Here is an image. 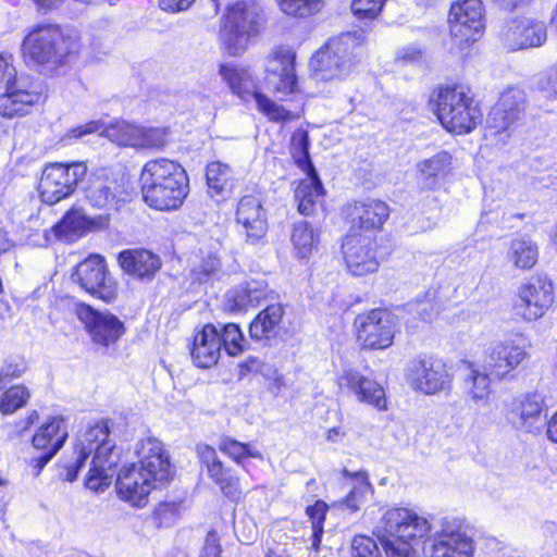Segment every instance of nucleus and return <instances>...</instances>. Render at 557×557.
<instances>
[{
    "label": "nucleus",
    "mask_w": 557,
    "mask_h": 557,
    "mask_svg": "<svg viewBox=\"0 0 557 557\" xmlns=\"http://www.w3.org/2000/svg\"><path fill=\"white\" fill-rule=\"evenodd\" d=\"M137 463L124 467L116 479V492L121 499L143 507L152 488L163 486L171 476V462L160 441L153 437L137 444Z\"/></svg>",
    "instance_id": "obj_1"
},
{
    "label": "nucleus",
    "mask_w": 557,
    "mask_h": 557,
    "mask_svg": "<svg viewBox=\"0 0 557 557\" xmlns=\"http://www.w3.org/2000/svg\"><path fill=\"white\" fill-rule=\"evenodd\" d=\"M77 459L65 467V480L73 482L85 465L88 457L94 454L91 467L86 478V486L92 491H103L114 476V468L120 461V451L113 440L110 438L109 420H101L89 425L77 438Z\"/></svg>",
    "instance_id": "obj_2"
},
{
    "label": "nucleus",
    "mask_w": 557,
    "mask_h": 557,
    "mask_svg": "<svg viewBox=\"0 0 557 557\" xmlns=\"http://www.w3.org/2000/svg\"><path fill=\"white\" fill-rule=\"evenodd\" d=\"M82 44L78 35L58 24L40 23L34 26L22 41L26 63L52 73L75 59Z\"/></svg>",
    "instance_id": "obj_3"
},
{
    "label": "nucleus",
    "mask_w": 557,
    "mask_h": 557,
    "mask_svg": "<svg viewBox=\"0 0 557 557\" xmlns=\"http://www.w3.org/2000/svg\"><path fill=\"white\" fill-rule=\"evenodd\" d=\"M140 183L145 202L161 211L180 208L188 194V177L184 168L165 158L146 162Z\"/></svg>",
    "instance_id": "obj_4"
},
{
    "label": "nucleus",
    "mask_w": 557,
    "mask_h": 557,
    "mask_svg": "<svg viewBox=\"0 0 557 557\" xmlns=\"http://www.w3.org/2000/svg\"><path fill=\"white\" fill-rule=\"evenodd\" d=\"M381 529L386 557H416L414 545L429 534L431 525L411 509L392 508L383 515Z\"/></svg>",
    "instance_id": "obj_5"
},
{
    "label": "nucleus",
    "mask_w": 557,
    "mask_h": 557,
    "mask_svg": "<svg viewBox=\"0 0 557 557\" xmlns=\"http://www.w3.org/2000/svg\"><path fill=\"white\" fill-rule=\"evenodd\" d=\"M218 11L220 3L226 4V15L221 30L225 50L231 55L244 53L251 39L259 35L264 22V13L256 0H212Z\"/></svg>",
    "instance_id": "obj_6"
},
{
    "label": "nucleus",
    "mask_w": 557,
    "mask_h": 557,
    "mask_svg": "<svg viewBox=\"0 0 557 557\" xmlns=\"http://www.w3.org/2000/svg\"><path fill=\"white\" fill-rule=\"evenodd\" d=\"M366 33L363 29L347 32L329 40L312 60L322 78H339L349 74L363 54Z\"/></svg>",
    "instance_id": "obj_7"
},
{
    "label": "nucleus",
    "mask_w": 557,
    "mask_h": 557,
    "mask_svg": "<svg viewBox=\"0 0 557 557\" xmlns=\"http://www.w3.org/2000/svg\"><path fill=\"white\" fill-rule=\"evenodd\" d=\"M435 113L441 124L456 134L471 132L482 117L479 106L463 86L440 88L435 98Z\"/></svg>",
    "instance_id": "obj_8"
},
{
    "label": "nucleus",
    "mask_w": 557,
    "mask_h": 557,
    "mask_svg": "<svg viewBox=\"0 0 557 557\" xmlns=\"http://www.w3.org/2000/svg\"><path fill=\"white\" fill-rule=\"evenodd\" d=\"M407 379L414 391L424 395H436L451 389L454 376L442 358L419 355L410 361Z\"/></svg>",
    "instance_id": "obj_9"
},
{
    "label": "nucleus",
    "mask_w": 557,
    "mask_h": 557,
    "mask_svg": "<svg viewBox=\"0 0 557 557\" xmlns=\"http://www.w3.org/2000/svg\"><path fill=\"white\" fill-rule=\"evenodd\" d=\"M87 168L82 162L55 163L47 166L39 183L40 197L45 203L54 205L69 197L85 177Z\"/></svg>",
    "instance_id": "obj_10"
},
{
    "label": "nucleus",
    "mask_w": 557,
    "mask_h": 557,
    "mask_svg": "<svg viewBox=\"0 0 557 557\" xmlns=\"http://www.w3.org/2000/svg\"><path fill=\"white\" fill-rule=\"evenodd\" d=\"M554 286L546 276L535 275L518 287L515 310L524 321L541 319L553 306Z\"/></svg>",
    "instance_id": "obj_11"
},
{
    "label": "nucleus",
    "mask_w": 557,
    "mask_h": 557,
    "mask_svg": "<svg viewBox=\"0 0 557 557\" xmlns=\"http://www.w3.org/2000/svg\"><path fill=\"white\" fill-rule=\"evenodd\" d=\"M545 22L530 16H519L507 21L498 33V39L507 51L540 48L547 41Z\"/></svg>",
    "instance_id": "obj_12"
},
{
    "label": "nucleus",
    "mask_w": 557,
    "mask_h": 557,
    "mask_svg": "<svg viewBox=\"0 0 557 557\" xmlns=\"http://www.w3.org/2000/svg\"><path fill=\"white\" fill-rule=\"evenodd\" d=\"M448 22L450 35L460 49L463 45L476 41L485 27L482 1L463 0L453 4Z\"/></svg>",
    "instance_id": "obj_13"
},
{
    "label": "nucleus",
    "mask_w": 557,
    "mask_h": 557,
    "mask_svg": "<svg viewBox=\"0 0 557 557\" xmlns=\"http://www.w3.org/2000/svg\"><path fill=\"white\" fill-rule=\"evenodd\" d=\"M73 277L89 294L106 302L113 301L117 296V285L108 273L104 259L99 255L90 256L81 262Z\"/></svg>",
    "instance_id": "obj_14"
},
{
    "label": "nucleus",
    "mask_w": 557,
    "mask_h": 557,
    "mask_svg": "<svg viewBox=\"0 0 557 557\" xmlns=\"http://www.w3.org/2000/svg\"><path fill=\"white\" fill-rule=\"evenodd\" d=\"M358 341L364 348L384 349L392 345L394 322L392 314L382 309H374L359 314L355 320Z\"/></svg>",
    "instance_id": "obj_15"
},
{
    "label": "nucleus",
    "mask_w": 557,
    "mask_h": 557,
    "mask_svg": "<svg viewBox=\"0 0 557 557\" xmlns=\"http://www.w3.org/2000/svg\"><path fill=\"white\" fill-rule=\"evenodd\" d=\"M349 272L362 276L375 272L379 261L374 252V240L369 234L348 233L342 244Z\"/></svg>",
    "instance_id": "obj_16"
},
{
    "label": "nucleus",
    "mask_w": 557,
    "mask_h": 557,
    "mask_svg": "<svg viewBox=\"0 0 557 557\" xmlns=\"http://www.w3.org/2000/svg\"><path fill=\"white\" fill-rule=\"evenodd\" d=\"M345 213L350 225L348 233L371 235L383 227L391 210L387 203L380 199H367L348 203Z\"/></svg>",
    "instance_id": "obj_17"
},
{
    "label": "nucleus",
    "mask_w": 557,
    "mask_h": 557,
    "mask_svg": "<svg viewBox=\"0 0 557 557\" xmlns=\"http://www.w3.org/2000/svg\"><path fill=\"white\" fill-rule=\"evenodd\" d=\"M76 313L96 344L109 346L124 334L123 322L110 312L95 310L88 305H79Z\"/></svg>",
    "instance_id": "obj_18"
},
{
    "label": "nucleus",
    "mask_w": 557,
    "mask_h": 557,
    "mask_svg": "<svg viewBox=\"0 0 557 557\" xmlns=\"http://www.w3.org/2000/svg\"><path fill=\"white\" fill-rule=\"evenodd\" d=\"M337 385L343 393L352 394L360 403L373 406L379 410L387 409L383 386L356 369L343 370L337 376Z\"/></svg>",
    "instance_id": "obj_19"
},
{
    "label": "nucleus",
    "mask_w": 557,
    "mask_h": 557,
    "mask_svg": "<svg viewBox=\"0 0 557 557\" xmlns=\"http://www.w3.org/2000/svg\"><path fill=\"white\" fill-rule=\"evenodd\" d=\"M67 438L66 426L61 417L51 418L33 436V448L38 453L30 460L39 474L44 467L63 447Z\"/></svg>",
    "instance_id": "obj_20"
},
{
    "label": "nucleus",
    "mask_w": 557,
    "mask_h": 557,
    "mask_svg": "<svg viewBox=\"0 0 557 557\" xmlns=\"http://www.w3.org/2000/svg\"><path fill=\"white\" fill-rule=\"evenodd\" d=\"M527 108V95L517 87L506 89L497 104L490 112L487 124L488 129L494 134L506 132L510 125L519 121Z\"/></svg>",
    "instance_id": "obj_21"
},
{
    "label": "nucleus",
    "mask_w": 557,
    "mask_h": 557,
    "mask_svg": "<svg viewBox=\"0 0 557 557\" xmlns=\"http://www.w3.org/2000/svg\"><path fill=\"white\" fill-rule=\"evenodd\" d=\"M473 542L456 520H443L436 534L430 557H472Z\"/></svg>",
    "instance_id": "obj_22"
},
{
    "label": "nucleus",
    "mask_w": 557,
    "mask_h": 557,
    "mask_svg": "<svg viewBox=\"0 0 557 557\" xmlns=\"http://www.w3.org/2000/svg\"><path fill=\"white\" fill-rule=\"evenodd\" d=\"M528 352L524 346L516 339H505L494 344L484 359V370L498 380L506 377L525 358Z\"/></svg>",
    "instance_id": "obj_23"
},
{
    "label": "nucleus",
    "mask_w": 557,
    "mask_h": 557,
    "mask_svg": "<svg viewBox=\"0 0 557 557\" xmlns=\"http://www.w3.org/2000/svg\"><path fill=\"white\" fill-rule=\"evenodd\" d=\"M236 222L242 226L247 244L262 243L268 231V220L259 198L248 195L239 200Z\"/></svg>",
    "instance_id": "obj_24"
},
{
    "label": "nucleus",
    "mask_w": 557,
    "mask_h": 557,
    "mask_svg": "<svg viewBox=\"0 0 557 557\" xmlns=\"http://www.w3.org/2000/svg\"><path fill=\"white\" fill-rule=\"evenodd\" d=\"M295 55L290 51H277L269 58L267 64V83L282 94H290L296 88L294 70Z\"/></svg>",
    "instance_id": "obj_25"
},
{
    "label": "nucleus",
    "mask_w": 557,
    "mask_h": 557,
    "mask_svg": "<svg viewBox=\"0 0 557 557\" xmlns=\"http://www.w3.org/2000/svg\"><path fill=\"white\" fill-rule=\"evenodd\" d=\"M85 194L92 207L107 210H117L127 196L116 180L100 176L90 181Z\"/></svg>",
    "instance_id": "obj_26"
},
{
    "label": "nucleus",
    "mask_w": 557,
    "mask_h": 557,
    "mask_svg": "<svg viewBox=\"0 0 557 557\" xmlns=\"http://www.w3.org/2000/svg\"><path fill=\"white\" fill-rule=\"evenodd\" d=\"M191 357L199 368H210L215 364L221 354V343L218 327L207 324L194 336Z\"/></svg>",
    "instance_id": "obj_27"
},
{
    "label": "nucleus",
    "mask_w": 557,
    "mask_h": 557,
    "mask_svg": "<svg viewBox=\"0 0 557 557\" xmlns=\"http://www.w3.org/2000/svg\"><path fill=\"white\" fill-rule=\"evenodd\" d=\"M119 263L127 274L139 280H151L161 268L159 256L146 249L122 251Z\"/></svg>",
    "instance_id": "obj_28"
},
{
    "label": "nucleus",
    "mask_w": 557,
    "mask_h": 557,
    "mask_svg": "<svg viewBox=\"0 0 557 557\" xmlns=\"http://www.w3.org/2000/svg\"><path fill=\"white\" fill-rule=\"evenodd\" d=\"M10 84L7 92L0 96V115L12 119L29 113V109L40 102L41 94L21 88H14Z\"/></svg>",
    "instance_id": "obj_29"
},
{
    "label": "nucleus",
    "mask_w": 557,
    "mask_h": 557,
    "mask_svg": "<svg viewBox=\"0 0 557 557\" xmlns=\"http://www.w3.org/2000/svg\"><path fill=\"white\" fill-rule=\"evenodd\" d=\"M342 474L350 481L351 488L339 504L344 509L349 510L350 513H355L373 496L374 487L370 483L366 471L351 472L344 468Z\"/></svg>",
    "instance_id": "obj_30"
},
{
    "label": "nucleus",
    "mask_w": 557,
    "mask_h": 557,
    "mask_svg": "<svg viewBox=\"0 0 557 557\" xmlns=\"http://www.w3.org/2000/svg\"><path fill=\"white\" fill-rule=\"evenodd\" d=\"M451 156L441 151L417 164L418 181L422 188L434 189L450 172Z\"/></svg>",
    "instance_id": "obj_31"
},
{
    "label": "nucleus",
    "mask_w": 557,
    "mask_h": 557,
    "mask_svg": "<svg viewBox=\"0 0 557 557\" xmlns=\"http://www.w3.org/2000/svg\"><path fill=\"white\" fill-rule=\"evenodd\" d=\"M219 74L231 91L243 100H249L257 95V84L248 69L234 63L220 65Z\"/></svg>",
    "instance_id": "obj_32"
},
{
    "label": "nucleus",
    "mask_w": 557,
    "mask_h": 557,
    "mask_svg": "<svg viewBox=\"0 0 557 557\" xmlns=\"http://www.w3.org/2000/svg\"><path fill=\"white\" fill-rule=\"evenodd\" d=\"M463 366L466 370L463 385L467 396L475 405H488L492 392L490 372L485 370L481 372L474 363L470 361H463Z\"/></svg>",
    "instance_id": "obj_33"
},
{
    "label": "nucleus",
    "mask_w": 557,
    "mask_h": 557,
    "mask_svg": "<svg viewBox=\"0 0 557 557\" xmlns=\"http://www.w3.org/2000/svg\"><path fill=\"white\" fill-rule=\"evenodd\" d=\"M208 194L216 201L227 198L234 188L235 180L230 165L220 161L210 162L206 169Z\"/></svg>",
    "instance_id": "obj_34"
},
{
    "label": "nucleus",
    "mask_w": 557,
    "mask_h": 557,
    "mask_svg": "<svg viewBox=\"0 0 557 557\" xmlns=\"http://www.w3.org/2000/svg\"><path fill=\"white\" fill-rule=\"evenodd\" d=\"M283 315L282 305H269L250 323L249 334L251 338L262 341L275 337L280 332Z\"/></svg>",
    "instance_id": "obj_35"
},
{
    "label": "nucleus",
    "mask_w": 557,
    "mask_h": 557,
    "mask_svg": "<svg viewBox=\"0 0 557 557\" xmlns=\"http://www.w3.org/2000/svg\"><path fill=\"white\" fill-rule=\"evenodd\" d=\"M506 260L515 269L531 270L539 260V246L528 236L513 238L508 244Z\"/></svg>",
    "instance_id": "obj_36"
},
{
    "label": "nucleus",
    "mask_w": 557,
    "mask_h": 557,
    "mask_svg": "<svg viewBox=\"0 0 557 557\" xmlns=\"http://www.w3.org/2000/svg\"><path fill=\"white\" fill-rule=\"evenodd\" d=\"M544 407V398L537 394H527L522 399L515 403L511 413L515 416L513 423L531 432L536 421L540 420Z\"/></svg>",
    "instance_id": "obj_37"
},
{
    "label": "nucleus",
    "mask_w": 557,
    "mask_h": 557,
    "mask_svg": "<svg viewBox=\"0 0 557 557\" xmlns=\"http://www.w3.org/2000/svg\"><path fill=\"white\" fill-rule=\"evenodd\" d=\"M323 191L324 189L318 173H308L307 178L300 181L295 190L298 211L304 215L312 214L318 200L323 196Z\"/></svg>",
    "instance_id": "obj_38"
},
{
    "label": "nucleus",
    "mask_w": 557,
    "mask_h": 557,
    "mask_svg": "<svg viewBox=\"0 0 557 557\" xmlns=\"http://www.w3.org/2000/svg\"><path fill=\"white\" fill-rule=\"evenodd\" d=\"M209 478L220 487L225 497L232 502H238L243 492L239 485V478L236 472L223 462L208 472Z\"/></svg>",
    "instance_id": "obj_39"
},
{
    "label": "nucleus",
    "mask_w": 557,
    "mask_h": 557,
    "mask_svg": "<svg viewBox=\"0 0 557 557\" xmlns=\"http://www.w3.org/2000/svg\"><path fill=\"white\" fill-rule=\"evenodd\" d=\"M91 221L78 211H72L57 223L52 231L55 237L64 240H73L82 236L91 226Z\"/></svg>",
    "instance_id": "obj_40"
},
{
    "label": "nucleus",
    "mask_w": 557,
    "mask_h": 557,
    "mask_svg": "<svg viewBox=\"0 0 557 557\" xmlns=\"http://www.w3.org/2000/svg\"><path fill=\"white\" fill-rule=\"evenodd\" d=\"M139 124L127 121H116L109 125L103 132L104 135L119 146L136 149Z\"/></svg>",
    "instance_id": "obj_41"
},
{
    "label": "nucleus",
    "mask_w": 557,
    "mask_h": 557,
    "mask_svg": "<svg viewBox=\"0 0 557 557\" xmlns=\"http://www.w3.org/2000/svg\"><path fill=\"white\" fill-rule=\"evenodd\" d=\"M290 152L299 169L308 173L317 172L309 154V136L304 129L294 132L290 138Z\"/></svg>",
    "instance_id": "obj_42"
},
{
    "label": "nucleus",
    "mask_w": 557,
    "mask_h": 557,
    "mask_svg": "<svg viewBox=\"0 0 557 557\" xmlns=\"http://www.w3.org/2000/svg\"><path fill=\"white\" fill-rule=\"evenodd\" d=\"M168 128L139 125L137 150H161L166 146Z\"/></svg>",
    "instance_id": "obj_43"
},
{
    "label": "nucleus",
    "mask_w": 557,
    "mask_h": 557,
    "mask_svg": "<svg viewBox=\"0 0 557 557\" xmlns=\"http://www.w3.org/2000/svg\"><path fill=\"white\" fill-rule=\"evenodd\" d=\"M218 448L237 465H242L243 460L247 457L261 458V454L253 449L250 444L238 442L230 436L221 437Z\"/></svg>",
    "instance_id": "obj_44"
},
{
    "label": "nucleus",
    "mask_w": 557,
    "mask_h": 557,
    "mask_svg": "<svg viewBox=\"0 0 557 557\" xmlns=\"http://www.w3.org/2000/svg\"><path fill=\"white\" fill-rule=\"evenodd\" d=\"M29 397L30 392L26 386H11L0 397V411L3 414L14 413L16 410L26 406Z\"/></svg>",
    "instance_id": "obj_45"
},
{
    "label": "nucleus",
    "mask_w": 557,
    "mask_h": 557,
    "mask_svg": "<svg viewBox=\"0 0 557 557\" xmlns=\"http://www.w3.org/2000/svg\"><path fill=\"white\" fill-rule=\"evenodd\" d=\"M253 99L256 100L258 110L270 121L285 123L298 117V115L286 110L283 106L274 102L261 92H257Z\"/></svg>",
    "instance_id": "obj_46"
},
{
    "label": "nucleus",
    "mask_w": 557,
    "mask_h": 557,
    "mask_svg": "<svg viewBox=\"0 0 557 557\" xmlns=\"http://www.w3.org/2000/svg\"><path fill=\"white\" fill-rule=\"evenodd\" d=\"M292 242L299 258H308L314 247V235L307 222L296 223L292 233Z\"/></svg>",
    "instance_id": "obj_47"
},
{
    "label": "nucleus",
    "mask_w": 557,
    "mask_h": 557,
    "mask_svg": "<svg viewBox=\"0 0 557 557\" xmlns=\"http://www.w3.org/2000/svg\"><path fill=\"white\" fill-rule=\"evenodd\" d=\"M218 332L221 347L223 346L230 356H237L244 350L245 338L237 324L227 323Z\"/></svg>",
    "instance_id": "obj_48"
},
{
    "label": "nucleus",
    "mask_w": 557,
    "mask_h": 557,
    "mask_svg": "<svg viewBox=\"0 0 557 557\" xmlns=\"http://www.w3.org/2000/svg\"><path fill=\"white\" fill-rule=\"evenodd\" d=\"M281 10L295 17H306L318 13L323 7V0H278Z\"/></svg>",
    "instance_id": "obj_49"
},
{
    "label": "nucleus",
    "mask_w": 557,
    "mask_h": 557,
    "mask_svg": "<svg viewBox=\"0 0 557 557\" xmlns=\"http://www.w3.org/2000/svg\"><path fill=\"white\" fill-rule=\"evenodd\" d=\"M221 269L220 258L212 252L203 256L197 267L193 269V275L199 283L215 278Z\"/></svg>",
    "instance_id": "obj_50"
},
{
    "label": "nucleus",
    "mask_w": 557,
    "mask_h": 557,
    "mask_svg": "<svg viewBox=\"0 0 557 557\" xmlns=\"http://www.w3.org/2000/svg\"><path fill=\"white\" fill-rule=\"evenodd\" d=\"M387 0H352L351 12L360 21L374 20Z\"/></svg>",
    "instance_id": "obj_51"
},
{
    "label": "nucleus",
    "mask_w": 557,
    "mask_h": 557,
    "mask_svg": "<svg viewBox=\"0 0 557 557\" xmlns=\"http://www.w3.org/2000/svg\"><path fill=\"white\" fill-rule=\"evenodd\" d=\"M351 557H380L375 542L368 536H355L351 542Z\"/></svg>",
    "instance_id": "obj_52"
},
{
    "label": "nucleus",
    "mask_w": 557,
    "mask_h": 557,
    "mask_svg": "<svg viewBox=\"0 0 557 557\" xmlns=\"http://www.w3.org/2000/svg\"><path fill=\"white\" fill-rule=\"evenodd\" d=\"M231 310L242 311L252 307V300L246 289L245 283L232 289L227 297Z\"/></svg>",
    "instance_id": "obj_53"
},
{
    "label": "nucleus",
    "mask_w": 557,
    "mask_h": 557,
    "mask_svg": "<svg viewBox=\"0 0 557 557\" xmlns=\"http://www.w3.org/2000/svg\"><path fill=\"white\" fill-rule=\"evenodd\" d=\"M536 86L540 90L546 92L548 97L557 98V64L549 66L540 74Z\"/></svg>",
    "instance_id": "obj_54"
},
{
    "label": "nucleus",
    "mask_w": 557,
    "mask_h": 557,
    "mask_svg": "<svg viewBox=\"0 0 557 557\" xmlns=\"http://www.w3.org/2000/svg\"><path fill=\"white\" fill-rule=\"evenodd\" d=\"M247 292L252 300V308L257 307L262 299H265L272 290L263 280H250L245 282Z\"/></svg>",
    "instance_id": "obj_55"
},
{
    "label": "nucleus",
    "mask_w": 557,
    "mask_h": 557,
    "mask_svg": "<svg viewBox=\"0 0 557 557\" xmlns=\"http://www.w3.org/2000/svg\"><path fill=\"white\" fill-rule=\"evenodd\" d=\"M410 311L418 314L422 321L430 322L437 314L438 308L428 298L411 304Z\"/></svg>",
    "instance_id": "obj_56"
},
{
    "label": "nucleus",
    "mask_w": 557,
    "mask_h": 557,
    "mask_svg": "<svg viewBox=\"0 0 557 557\" xmlns=\"http://www.w3.org/2000/svg\"><path fill=\"white\" fill-rule=\"evenodd\" d=\"M197 454L200 462L206 467L207 473L222 462L215 449L209 445H198Z\"/></svg>",
    "instance_id": "obj_57"
},
{
    "label": "nucleus",
    "mask_w": 557,
    "mask_h": 557,
    "mask_svg": "<svg viewBox=\"0 0 557 557\" xmlns=\"http://www.w3.org/2000/svg\"><path fill=\"white\" fill-rule=\"evenodd\" d=\"M326 511L327 505L323 500H318L307 508L306 512L311 520L312 528H323Z\"/></svg>",
    "instance_id": "obj_58"
},
{
    "label": "nucleus",
    "mask_w": 557,
    "mask_h": 557,
    "mask_svg": "<svg viewBox=\"0 0 557 557\" xmlns=\"http://www.w3.org/2000/svg\"><path fill=\"white\" fill-rule=\"evenodd\" d=\"M26 367L23 362L7 360L0 368V376L3 380L21 377Z\"/></svg>",
    "instance_id": "obj_59"
},
{
    "label": "nucleus",
    "mask_w": 557,
    "mask_h": 557,
    "mask_svg": "<svg viewBox=\"0 0 557 557\" xmlns=\"http://www.w3.org/2000/svg\"><path fill=\"white\" fill-rule=\"evenodd\" d=\"M102 127V124L99 121H90L86 124L78 125L76 127L71 128L65 138H82L86 135L97 133Z\"/></svg>",
    "instance_id": "obj_60"
},
{
    "label": "nucleus",
    "mask_w": 557,
    "mask_h": 557,
    "mask_svg": "<svg viewBox=\"0 0 557 557\" xmlns=\"http://www.w3.org/2000/svg\"><path fill=\"white\" fill-rule=\"evenodd\" d=\"M220 552L218 534L216 532L211 531L207 534L200 557H220Z\"/></svg>",
    "instance_id": "obj_61"
},
{
    "label": "nucleus",
    "mask_w": 557,
    "mask_h": 557,
    "mask_svg": "<svg viewBox=\"0 0 557 557\" xmlns=\"http://www.w3.org/2000/svg\"><path fill=\"white\" fill-rule=\"evenodd\" d=\"M262 367L263 362L260 358L249 356L238 364L239 376L244 377L249 373H258L261 371Z\"/></svg>",
    "instance_id": "obj_62"
},
{
    "label": "nucleus",
    "mask_w": 557,
    "mask_h": 557,
    "mask_svg": "<svg viewBox=\"0 0 557 557\" xmlns=\"http://www.w3.org/2000/svg\"><path fill=\"white\" fill-rule=\"evenodd\" d=\"M16 71L9 60L0 54V83L5 86L14 84Z\"/></svg>",
    "instance_id": "obj_63"
},
{
    "label": "nucleus",
    "mask_w": 557,
    "mask_h": 557,
    "mask_svg": "<svg viewBox=\"0 0 557 557\" xmlns=\"http://www.w3.org/2000/svg\"><path fill=\"white\" fill-rule=\"evenodd\" d=\"M195 0H159V7L161 10L176 13L187 10Z\"/></svg>",
    "instance_id": "obj_64"
}]
</instances>
